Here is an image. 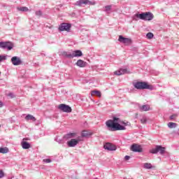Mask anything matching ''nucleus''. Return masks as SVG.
<instances>
[{"label":"nucleus","instance_id":"obj_1","mask_svg":"<svg viewBox=\"0 0 179 179\" xmlns=\"http://www.w3.org/2000/svg\"><path fill=\"white\" fill-rule=\"evenodd\" d=\"M106 127L109 129V131H125L128 123L121 120V119L114 117L113 120H109L106 122Z\"/></svg>","mask_w":179,"mask_h":179},{"label":"nucleus","instance_id":"obj_2","mask_svg":"<svg viewBox=\"0 0 179 179\" xmlns=\"http://www.w3.org/2000/svg\"><path fill=\"white\" fill-rule=\"evenodd\" d=\"M133 19L134 20H138L139 19H141V20H152L153 19V14L150 12L142 13L141 14L136 13L133 17Z\"/></svg>","mask_w":179,"mask_h":179},{"label":"nucleus","instance_id":"obj_3","mask_svg":"<svg viewBox=\"0 0 179 179\" xmlns=\"http://www.w3.org/2000/svg\"><path fill=\"white\" fill-rule=\"evenodd\" d=\"M133 85L138 90H143L144 89H149L152 90L153 89V87L152 85H149L146 82H136Z\"/></svg>","mask_w":179,"mask_h":179},{"label":"nucleus","instance_id":"obj_4","mask_svg":"<svg viewBox=\"0 0 179 179\" xmlns=\"http://www.w3.org/2000/svg\"><path fill=\"white\" fill-rule=\"evenodd\" d=\"M159 152L160 155L166 153V148L162 147V145H156L155 148L150 150V153H152V155H156Z\"/></svg>","mask_w":179,"mask_h":179},{"label":"nucleus","instance_id":"obj_5","mask_svg":"<svg viewBox=\"0 0 179 179\" xmlns=\"http://www.w3.org/2000/svg\"><path fill=\"white\" fill-rule=\"evenodd\" d=\"M81 141L82 139L78 136L76 137V138H72L71 141H68L67 145L69 148H75V146H76V145H78Z\"/></svg>","mask_w":179,"mask_h":179},{"label":"nucleus","instance_id":"obj_6","mask_svg":"<svg viewBox=\"0 0 179 179\" xmlns=\"http://www.w3.org/2000/svg\"><path fill=\"white\" fill-rule=\"evenodd\" d=\"M76 5L77 6H83V5H96V3L89 0H79L76 3Z\"/></svg>","mask_w":179,"mask_h":179},{"label":"nucleus","instance_id":"obj_7","mask_svg":"<svg viewBox=\"0 0 179 179\" xmlns=\"http://www.w3.org/2000/svg\"><path fill=\"white\" fill-rule=\"evenodd\" d=\"M58 108L59 110H61V111H63L64 113H72V108L69 106L64 103L59 105Z\"/></svg>","mask_w":179,"mask_h":179},{"label":"nucleus","instance_id":"obj_8","mask_svg":"<svg viewBox=\"0 0 179 179\" xmlns=\"http://www.w3.org/2000/svg\"><path fill=\"white\" fill-rule=\"evenodd\" d=\"M1 48H7V50H10L13 48V43L10 42H0Z\"/></svg>","mask_w":179,"mask_h":179},{"label":"nucleus","instance_id":"obj_9","mask_svg":"<svg viewBox=\"0 0 179 179\" xmlns=\"http://www.w3.org/2000/svg\"><path fill=\"white\" fill-rule=\"evenodd\" d=\"M71 25V24L68 23H62L59 27V29L60 31H70Z\"/></svg>","mask_w":179,"mask_h":179},{"label":"nucleus","instance_id":"obj_10","mask_svg":"<svg viewBox=\"0 0 179 179\" xmlns=\"http://www.w3.org/2000/svg\"><path fill=\"white\" fill-rule=\"evenodd\" d=\"M118 41H120V43H123V44H126L127 45H128V44H131V41L130 38H124V36L121 35L119 36Z\"/></svg>","mask_w":179,"mask_h":179},{"label":"nucleus","instance_id":"obj_11","mask_svg":"<svg viewBox=\"0 0 179 179\" xmlns=\"http://www.w3.org/2000/svg\"><path fill=\"white\" fill-rule=\"evenodd\" d=\"M104 149L106 150H116L117 147L111 143H107L103 145Z\"/></svg>","mask_w":179,"mask_h":179},{"label":"nucleus","instance_id":"obj_12","mask_svg":"<svg viewBox=\"0 0 179 179\" xmlns=\"http://www.w3.org/2000/svg\"><path fill=\"white\" fill-rule=\"evenodd\" d=\"M11 62L15 66L22 65V60L16 56L11 58Z\"/></svg>","mask_w":179,"mask_h":179},{"label":"nucleus","instance_id":"obj_13","mask_svg":"<svg viewBox=\"0 0 179 179\" xmlns=\"http://www.w3.org/2000/svg\"><path fill=\"white\" fill-rule=\"evenodd\" d=\"M131 150H132V152H138V153H141V152H142V147L138 144H133L131 146Z\"/></svg>","mask_w":179,"mask_h":179},{"label":"nucleus","instance_id":"obj_14","mask_svg":"<svg viewBox=\"0 0 179 179\" xmlns=\"http://www.w3.org/2000/svg\"><path fill=\"white\" fill-rule=\"evenodd\" d=\"M125 73H131V71H129L126 69H120L118 71H115V75H117V76L125 75Z\"/></svg>","mask_w":179,"mask_h":179},{"label":"nucleus","instance_id":"obj_15","mask_svg":"<svg viewBox=\"0 0 179 179\" xmlns=\"http://www.w3.org/2000/svg\"><path fill=\"white\" fill-rule=\"evenodd\" d=\"M82 55H83V53H82V51L80 50H74L71 52L72 58H75V57H82Z\"/></svg>","mask_w":179,"mask_h":179},{"label":"nucleus","instance_id":"obj_16","mask_svg":"<svg viewBox=\"0 0 179 179\" xmlns=\"http://www.w3.org/2000/svg\"><path fill=\"white\" fill-rule=\"evenodd\" d=\"M87 65V63L82 59H79L76 62V66H79L80 68H85Z\"/></svg>","mask_w":179,"mask_h":179},{"label":"nucleus","instance_id":"obj_17","mask_svg":"<svg viewBox=\"0 0 179 179\" xmlns=\"http://www.w3.org/2000/svg\"><path fill=\"white\" fill-rule=\"evenodd\" d=\"M24 141H27V138H24L22 142L21 143L22 148L23 149H30V148H31L30 143H29Z\"/></svg>","mask_w":179,"mask_h":179},{"label":"nucleus","instance_id":"obj_18","mask_svg":"<svg viewBox=\"0 0 179 179\" xmlns=\"http://www.w3.org/2000/svg\"><path fill=\"white\" fill-rule=\"evenodd\" d=\"M140 111H149L150 110V106L149 105H144L139 106Z\"/></svg>","mask_w":179,"mask_h":179},{"label":"nucleus","instance_id":"obj_19","mask_svg":"<svg viewBox=\"0 0 179 179\" xmlns=\"http://www.w3.org/2000/svg\"><path fill=\"white\" fill-rule=\"evenodd\" d=\"M26 121H33V122H35L36 121V117L31 115H27L25 117Z\"/></svg>","mask_w":179,"mask_h":179},{"label":"nucleus","instance_id":"obj_20","mask_svg":"<svg viewBox=\"0 0 179 179\" xmlns=\"http://www.w3.org/2000/svg\"><path fill=\"white\" fill-rule=\"evenodd\" d=\"M96 95L97 97H101V92L98 90H93L91 92V96Z\"/></svg>","mask_w":179,"mask_h":179},{"label":"nucleus","instance_id":"obj_21","mask_svg":"<svg viewBox=\"0 0 179 179\" xmlns=\"http://www.w3.org/2000/svg\"><path fill=\"white\" fill-rule=\"evenodd\" d=\"M62 55L63 57H65L66 58H72V52H63L62 53Z\"/></svg>","mask_w":179,"mask_h":179},{"label":"nucleus","instance_id":"obj_22","mask_svg":"<svg viewBox=\"0 0 179 179\" xmlns=\"http://www.w3.org/2000/svg\"><path fill=\"white\" fill-rule=\"evenodd\" d=\"M64 138L66 139H71L72 138H76V134L75 133H70L66 134Z\"/></svg>","mask_w":179,"mask_h":179},{"label":"nucleus","instance_id":"obj_23","mask_svg":"<svg viewBox=\"0 0 179 179\" xmlns=\"http://www.w3.org/2000/svg\"><path fill=\"white\" fill-rule=\"evenodd\" d=\"M92 135V132L87 131L86 130L83 131L82 132V136L84 138H87V136H90Z\"/></svg>","mask_w":179,"mask_h":179},{"label":"nucleus","instance_id":"obj_24","mask_svg":"<svg viewBox=\"0 0 179 179\" xmlns=\"http://www.w3.org/2000/svg\"><path fill=\"white\" fill-rule=\"evenodd\" d=\"M144 169H147L148 170H150V169H153V166H152V164L150 163H145L143 164Z\"/></svg>","mask_w":179,"mask_h":179},{"label":"nucleus","instance_id":"obj_25","mask_svg":"<svg viewBox=\"0 0 179 179\" xmlns=\"http://www.w3.org/2000/svg\"><path fill=\"white\" fill-rule=\"evenodd\" d=\"M17 9L21 12H29V8L27 7H17Z\"/></svg>","mask_w":179,"mask_h":179},{"label":"nucleus","instance_id":"obj_26","mask_svg":"<svg viewBox=\"0 0 179 179\" xmlns=\"http://www.w3.org/2000/svg\"><path fill=\"white\" fill-rule=\"evenodd\" d=\"M8 152H9V149L6 147L0 148V153L5 154V153H8Z\"/></svg>","mask_w":179,"mask_h":179},{"label":"nucleus","instance_id":"obj_27","mask_svg":"<svg viewBox=\"0 0 179 179\" xmlns=\"http://www.w3.org/2000/svg\"><path fill=\"white\" fill-rule=\"evenodd\" d=\"M168 127L171 129L176 128L177 127V124L174 122H169L168 123Z\"/></svg>","mask_w":179,"mask_h":179},{"label":"nucleus","instance_id":"obj_28","mask_svg":"<svg viewBox=\"0 0 179 179\" xmlns=\"http://www.w3.org/2000/svg\"><path fill=\"white\" fill-rule=\"evenodd\" d=\"M35 14L36 16H38V17H41V16H43V11L42 10H36L35 12Z\"/></svg>","mask_w":179,"mask_h":179},{"label":"nucleus","instance_id":"obj_29","mask_svg":"<svg viewBox=\"0 0 179 179\" xmlns=\"http://www.w3.org/2000/svg\"><path fill=\"white\" fill-rule=\"evenodd\" d=\"M141 124H146V122H148V118H146V116H143L141 119Z\"/></svg>","mask_w":179,"mask_h":179},{"label":"nucleus","instance_id":"obj_30","mask_svg":"<svg viewBox=\"0 0 179 179\" xmlns=\"http://www.w3.org/2000/svg\"><path fill=\"white\" fill-rule=\"evenodd\" d=\"M154 36L153 33L152 32H149L146 34V37L147 38H148L149 40H151V38Z\"/></svg>","mask_w":179,"mask_h":179},{"label":"nucleus","instance_id":"obj_31","mask_svg":"<svg viewBox=\"0 0 179 179\" xmlns=\"http://www.w3.org/2000/svg\"><path fill=\"white\" fill-rule=\"evenodd\" d=\"M5 59H6V56L0 55V62H2V61H5Z\"/></svg>","mask_w":179,"mask_h":179},{"label":"nucleus","instance_id":"obj_32","mask_svg":"<svg viewBox=\"0 0 179 179\" xmlns=\"http://www.w3.org/2000/svg\"><path fill=\"white\" fill-rule=\"evenodd\" d=\"M105 8L106 12H108V10H111V6H106Z\"/></svg>","mask_w":179,"mask_h":179},{"label":"nucleus","instance_id":"obj_33","mask_svg":"<svg viewBox=\"0 0 179 179\" xmlns=\"http://www.w3.org/2000/svg\"><path fill=\"white\" fill-rule=\"evenodd\" d=\"M7 96L8 97H10V99H13V97H15V94H13V93L10 92L9 94H7Z\"/></svg>","mask_w":179,"mask_h":179},{"label":"nucleus","instance_id":"obj_34","mask_svg":"<svg viewBox=\"0 0 179 179\" xmlns=\"http://www.w3.org/2000/svg\"><path fill=\"white\" fill-rule=\"evenodd\" d=\"M5 174L3 173V171L0 170V178H3Z\"/></svg>","mask_w":179,"mask_h":179},{"label":"nucleus","instance_id":"obj_35","mask_svg":"<svg viewBox=\"0 0 179 179\" xmlns=\"http://www.w3.org/2000/svg\"><path fill=\"white\" fill-rule=\"evenodd\" d=\"M43 162L45 163H51V159H43Z\"/></svg>","mask_w":179,"mask_h":179},{"label":"nucleus","instance_id":"obj_36","mask_svg":"<svg viewBox=\"0 0 179 179\" xmlns=\"http://www.w3.org/2000/svg\"><path fill=\"white\" fill-rule=\"evenodd\" d=\"M176 117H177V115H171L170 120H174Z\"/></svg>","mask_w":179,"mask_h":179},{"label":"nucleus","instance_id":"obj_37","mask_svg":"<svg viewBox=\"0 0 179 179\" xmlns=\"http://www.w3.org/2000/svg\"><path fill=\"white\" fill-rule=\"evenodd\" d=\"M129 159H130V157L128 156V155H126V156L124 157V160H129Z\"/></svg>","mask_w":179,"mask_h":179},{"label":"nucleus","instance_id":"obj_38","mask_svg":"<svg viewBox=\"0 0 179 179\" xmlns=\"http://www.w3.org/2000/svg\"><path fill=\"white\" fill-rule=\"evenodd\" d=\"M3 106V103H2V101H0V108Z\"/></svg>","mask_w":179,"mask_h":179},{"label":"nucleus","instance_id":"obj_39","mask_svg":"<svg viewBox=\"0 0 179 179\" xmlns=\"http://www.w3.org/2000/svg\"><path fill=\"white\" fill-rule=\"evenodd\" d=\"M0 128H1V124H0Z\"/></svg>","mask_w":179,"mask_h":179},{"label":"nucleus","instance_id":"obj_40","mask_svg":"<svg viewBox=\"0 0 179 179\" xmlns=\"http://www.w3.org/2000/svg\"><path fill=\"white\" fill-rule=\"evenodd\" d=\"M0 75H1V72H0Z\"/></svg>","mask_w":179,"mask_h":179}]
</instances>
